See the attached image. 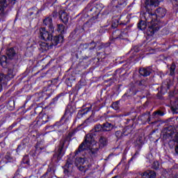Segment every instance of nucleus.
Masks as SVG:
<instances>
[{"label":"nucleus","instance_id":"obj_1","mask_svg":"<svg viewBox=\"0 0 178 178\" xmlns=\"http://www.w3.org/2000/svg\"><path fill=\"white\" fill-rule=\"evenodd\" d=\"M39 37L40 40H43L44 41H49L50 42V45L56 46L60 42H63V36L62 35H59L58 36L52 35V33L48 32L45 29V28H40L39 30Z\"/></svg>","mask_w":178,"mask_h":178},{"label":"nucleus","instance_id":"obj_2","mask_svg":"<svg viewBox=\"0 0 178 178\" xmlns=\"http://www.w3.org/2000/svg\"><path fill=\"white\" fill-rule=\"evenodd\" d=\"M95 141V134H88L85 136V140L83 143L79 145L78 149L75 152V155H79L84 151L88 150V148H91V145L94 144Z\"/></svg>","mask_w":178,"mask_h":178},{"label":"nucleus","instance_id":"obj_3","mask_svg":"<svg viewBox=\"0 0 178 178\" xmlns=\"http://www.w3.org/2000/svg\"><path fill=\"white\" fill-rule=\"evenodd\" d=\"M16 0H0V17L5 19L9 13V10H5L8 6H13Z\"/></svg>","mask_w":178,"mask_h":178},{"label":"nucleus","instance_id":"obj_4","mask_svg":"<svg viewBox=\"0 0 178 178\" xmlns=\"http://www.w3.org/2000/svg\"><path fill=\"white\" fill-rule=\"evenodd\" d=\"M65 143L66 141L65 139H63L60 142V145L58 146V149L56 152V153L53 155L52 161L56 162V163H58L61 159L62 156L65 155V152H63V147H65Z\"/></svg>","mask_w":178,"mask_h":178},{"label":"nucleus","instance_id":"obj_5","mask_svg":"<svg viewBox=\"0 0 178 178\" xmlns=\"http://www.w3.org/2000/svg\"><path fill=\"white\" fill-rule=\"evenodd\" d=\"M141 19L145 20L146 23L152 24L153 23H162L161 21H158L156 19V15L155 13H149V11H146L143 14H142Z\"/></svg>","mask_w":178,"mask_h":178},{"label":"nucleus","instance_id":"obj_6","mask_svg":"<svg viewBox=\"0 0 178 178\" xmlns=\"http://www.w3.org/2000/svg\"><path fill=\"white\" fill-rule=\"evenodd\" d=\"M166 24V22H158L153 23L151 26H149L147 29L146 34L149 36H152L155 34V31H158L161 27H163Z\"/></svg>","mask_w":178,"mask_h":178},{"label":"nucleus","instance_id":"obj_7","mask_svg":"<svg viewBox=\"0 0 178 178\" xmlns=\"http://www.w3.org/2000/svg\"><path fill=\"white\" fill-rule=\"evenodd\" d=\"M16 76V72L13 71V69L9 68L8 70L7 74L5 76L3 74L0 72V92L2 91V81H3V79H6V80H12L13 77Z\"/></svg>","mask_w":178,"mask_h":178},{"label":"nucleus","instance_id":"obj_8","mask_svg":"<svg viewBox=\"0 0 178 178\" xmlns=\"http://www.w3.org/2000/svg\"><path fill=\"white\" fill-rule=\"evenodd\" d=\"M64 175L67 176H73L74 175V170L73 169V161L67 159L65 165L63 166Z\"/></svg>","mask_w":178,"mask_h":178},{"label":"nucleus","instance_id":"obj_9","mask_svg":"<svg viewBox=\"0 0 178 178\" xmlns=\"http://www.w3.org/2000/svg\"><path fill=\"white\" fill-rule=\"evenodd\" d=\"M58 17L64 24H67L69 23V14L65 10H60L58 12Z\"/></svg>","mask_w":178,"mask_h":178},{"label":"nucleus","instance_id":"obj_10","mask_svg":"<svg viewBox=\"0 0 178 178\" xmlns=\"http://www.w3.org/2000/svg\"><path fill=\"white\" fill-rule=\"evenodd\" d=\"M43 24L48 26L49 31L51 33L55 31V27H54V23H52V18L51 17H48L43 19Z\"/></svg>","mask_w":178,"mask_h":178},{"label":"nucleus","instance_id":"obj_11","mask_svg":"<svg viewBox=\"0 0 178 178\" xmlns=\"http://www.w3.org/2000/svg\"><path fill=\"white\" fill-rule=\"evenodd\" d=\"M144 143H145V135L144 134H141L135 141V147H138L140 149V148H143Z\"/></svg>","mask_w":178,"mask_h":178},{"label":"nucleus","instance_id":"obj_12","mask_svg":"<svg viewBox=\"0 0 178 178\" xmlns=\"http://www.w3.org/2000/svg\"><path fill=\"white\" fill-rule=\"evenodd\" d=\"M139 73L140 76H143V77H148L149 74L152 73V68L151 67H143L139 69Z\"/></svg>","mask_w":178,"mask_h":178},{"label":"nucleus","instance_id":"obj_13","mask_svg":"<svg viewBox=\"0 0 178 178\" xmlns=\"http://www.w3.org/2000/svg\"><path fill=\"white\" fill-rule=\"evenodd\" d=\"M165 0H145V8L148 9V6H158L160 2H163Z\"/></svg>","mask_w":178,"mask_h":178},{"label":"nucleus","instance_id":"obj_14","mask_svg":"<svg viewBox=\"0 0 178 178\" xmlns=\"http://www.w3.org/2000/svg\"><path fill=\"white\" fill-rule=\"evenodd\" d=\"M154 15H156V19H158V17H165V16H166V9L161 7L158 8L155 11Z\"/></svg>","mask_w":178,"mask_h":178},{"label":"nucleus","instance_id":"obj_15","mask_svg":"<svg viewBox=\"0 0 178 178\" xmlns=\"http://www.w3.org/2000/svg\"><path fill=\"white\" fill-rule=\"evenodd\" d=\"M142 178H156V172L154 170H147L141 174Z\"/></svg>","mask_w":178,"mask_h":178},{"label":"nucleus","instance_id":"obj_16","mask_svg":"<svg viewBox=\"0 0 178 178\" xmlns=\"http://www.w3.org/2000/svg\"><path fill=\"white\" fill-rule=\"evenodd\" d=\"M6 55L10 60H13L15 56H16V51L13 47H10L6 51Z\"/></svg>","mask_w":178,"mask_h":178},{"label":"nucleus","instance_id":"obj_17","mask_svg":"<svg viewBox=\"0 0 178 178\" xmlns=\"http://www.w3.org/2000/svg\"><path fill=\"white\" fill-rule=\"evenodd\" d=\"M123 33H122V31L120 30H116L113 32L112 37L113 40H118V38H120V40H123Z\"/></svg>","mask_w":178,"mask_h":178},{"label":"nucleus","instance_id":"obj_18","mask_svg":"<svg viewBox=\"0 0 178 178\" xmlns=\"http://www.w3.org/2000/svg\"><path fill=\"white\" fill-rule=\"evenodd\" d=\"M103 124V131H111L113 129V124L111 122H105Z\"/></svg>","mask_w":178,"mask_h":178},{"label":"nucleus","instance_id":"obj_19","mask_svg":"<svg viewBox=\"0 0 178 178\" xmlns=\"http://www.w3.org/2000/svg\"><path fill=\"white\" fill-rule=\"evenodd\" d=\"M88 153L90 154L92 158H95L98 155V147L92 148L90 146V148H88Z\"/></svg>","mask_w":178,"mask_h":178},{"label":"nucleus","instance_id":"obj_20","mask_svg":"<svg viewBox=\"0 0 178 178\" xmlns=\"http://www.w3.org/2000/svg\"><path fill=\"white\" fill-rule=\"evenodd\" d=\"M99 147H106L108 145V138L104 136H100L99 138Z\"/></svg>","mask_w":178,"mask_h":178},{"label":"nucleus","instance_id":"obj_21","mask_svg":"<svg viewBox=\"0 0 178 178\" xmlns=\"http://www.w3.org/2000/svg\"><path fill=\"white\" fill-rule=\"evenodd\" d=\"M144 116H147V122L149 123V124H154V123H156V121L154 120V116H152V122H151V113L148 112L147 113H144L142 115V118H144Z\"/></svg>","mask_w":178,"mask_h":178},{"label":"nucleus","instance_id":"obj_22","mask_svg":"<svg viewBox=\"0 0 178 178\" xmlns=\"http://www.w3.org/2000/svg\"><path fill=\"white\" fill-rule=\"evenodd\" d=\"M9 60H10L6 56H1L0 58V63L1 66H3L4 67L9 63Z\"/></svg>","mask_w":178,"mask_h":178},{"label":"nucleus","instance_id":"obj_23","mask_svg":"<svg viewBox=\"0 0 178 178\" xmlns=\"http://www.w3.org/2000/svg\"><path fill=\"white\" fill-rule=\"evenodd\" d=\"M147 22L145 19H141L138 24V29L140 30H145L147 29Z\"/></svg>","mask_w":178,"mask_h":178},{"label":"nucleus","instance_id":"obj_24","mask_svg":"<svg viewBox=\"0 0 178 178\" xmlns=\"http://www.w3.org/2000/svg\"><path fill=\"white\" fill-rule=\"evenodd\" d=\"M137 84L138 87L142 88V90H144V88L148 86V82L145 79H142L140 81H138Z\"/></svg>","mask_w":178,"mask_h":178},{"label":"nucleus","instance_id":"obj_25","mask_svg":"<svg viewBox=\"0 0 178 178\" xmlns=\"http://www.w3.org/2000/svg\"><path fill=\"white\" fill-rule=\"evenodd\" d=\"M129 134H126V129H124L123 131H115V137L118 139L124 137V136H127Z\"/></svg>","mask_w":178,"mask_h":178},{"label":"nucleus","instance_id":"obj_26","mask_svg":"<svg viewBox=\"0 0 178 178\" xmlns=\"http://www.w3.org/2000/svg\"><path fill=\"white\" fill-rule=\"evenodd\" d=\"M86 163V159L84 157H78L76 159L75 164L76 166H79L80 165H84Z\"/></svg>","mask_w":178,"mask_h":178},{"label":"nucleus","instance_id":"obj_27","mask_svg":"<svg viewBox=\"0 0 178 178\" xmlns=\"http://www.w3.org/2000/svg\"><path fill=\"white\" fill-rule=\"evenodd\" d=\"M88 48H89L88 51H90L89 54L91 56L92 55V51H94V49L97 48V42L92 41L90 43V47Z\"/></svg>","mask_w":178,"mask_h":178},{"label":"nucleus","instance_id":"obj_28","mask_svg":"<svg viewBox=\"0 0 178 178\" xmlns=\"http://www.w3.org/2000/svg\"><path fill=\"white\" fill-rule=\"evenodd\" d=\"M171 109L174 113H178V99H176L173 102Z\"/></svg>","mask_w":178,"mask_h":178},{"label":"nucleus","instance_id":"obj_29","mask_svg":"<svg viewBox=\"0 0 178 178\" xmlns=\"http://www.w3.org/2000/svg\"><path fill=\"white\" fill-rule=\"evenodd\" d=\"M176 70V64L172 63L170 67V76H175Z\"/></svg>","mask_w":178,"mask_h":178},{"label":"nucleus","instance_id":"obj_30","mask_svg":"<svg viewBox=\"0 0 178 178\" xmlns=\"http://www.w3.org/2000/svg\"><path fill=\"white\" fill-rule=\"evenodd\" d=\"M122 72H123V70H117L115 71V73L113 75L112 78H110L109 80H112V79H115L116 76L119 75V77H122V76H124V73L122 74Z\"/></svg>","mask_w":178,"mask_h":178},{"label":"nucleus","instance_id":"obj_31","mask_svg":"<svg viewBox=\"0 0 178 178\" xmlns=\"http://www.w3.org/2000/svg\"><path fill=\"white\" fill-rule=\"evenodd\" d=\"M57 31L61 33H65V25L63 24H57Z\"/></svg>","mask_w":178,"mask_h":178},{"label":"nucleus","instance_id":"obj_32","mask_svg":"<svg viewBox=\"0 0 178 178\" xmlns=\"http://www.w3.org/2000/svg\"><path fill=\"white\" fill-rule=\"evenodd\" d=\"M93 10H95V8H91V6L89 5H88L85 8V12H87V13H89L90 15H92V16H94V14L91 13Z\"/></svg>","mask_w":178,"mask_h":178},{"label":"nucleus","instance_id":"obj_33","mask_svg":"<svg viewBox=\"0 0 178 178\" xmlns=\"http://www.w3.org/2000/svg\"><path fill=\"white\" fill-rule=\"evenodd\" d=\"M156 115H158L159 116H163L165 115V113L161 111H154L152 113L153 118H156Z\"/></svg>","mask_w":178,"mask_h":178},{"label":"nucleus","instance_id":"obj_34","mask_svg":"<svg viewBox=\"0 0 178 178\" xmlns=\"http://www.w3.org/2000/svg\"><path fill=\"white\" fill-rule=\"evenodd\" d=\"M95 131H104L103 124H97L95 127Z\"/></svg>","mask_w":178,"mask_h":178},{"label":"nucleus","instance_id":"obj_35","mask_svg":"<svg viewBox=\"0 0 178 178\" xmlns=\"http://www.w3.org/2000/svg\"><path fill=\"white\" fill-rule=\"evenodd\" d=\"M111 107L115 111H118L119 109V101L115 102L112 104Z\"/></svg>","mask_w":178,"mask_h":178},{"label":"nucleus","instance_id":"obj_36","mask_svg":"<svg viewBox=\"0 0 178 178\" xmlns=\"http://www.w3.org/2000/svg\"><path fill=\"white\" fill-rule=\"evenodd\" d=\"M152 169H155V170H158V169H159V162L154 161L152 163Z\"/></svg>","mask_w":178,"mask_h":178},{"label":"nucleus","instance_id":"obj_37","mask_svg":"<svg viewBox=\"0 0 178 178\" xmlns=\"http://www.w3.org/2000/svg\"><path fill=\"white\" fill-rule=\"evenodd\" d=\"M22 162L23 163H26V165L30 166V160H29V156H25L22 159Z\"/></svg>","mask_w":178,"mask_h":178},{"label":"nucleus","instance_id":"obj_38","mask_svg":"<svg viewBox=\"0 0 178 178\" xmlns=\"http://www.w3.org/2000/svg\"><path fill=\"white\" fill-rule=\"evenodd\" d=\"M136 153L134 154V156H132V158L131 159V161H133V159H134V158H136V156H137V155L140 154V151H141V148H138V147H136Z\"/></svg>","mask_w":178,"mask_h":178},{"label":"nucleus","instance_id":"obj_39","mask_svg":"<svg viewBox=\"0 0 178 178\" xmlns=\"http://www.w3.org/2000/svg\"><path fill=\"white\" fill-rule=\"evenodd\" d=\"M79 170L81 172H86L87 170V168H86V165H76Z\"/></svg>","mask_w":178,"mask_h":178},{"label":"nucleus","instance_id":"obj_40","mask_svg":"<svg viewBox=\"0 0 178 178\" xmlns=\"http://www.w3.org/2000/svg\"><path fill=\"white\" fill-rule=\"evenodd\" d=\"M94 20V18H91L89 19L85 24L84 26H86L87 27H91L92 26V22Z\"/></svg>","mask_w":178,"mask_h":178},{"label":"nucleus","instance_id":"obj_41","mask_svg":"<svg viewBox=\"0 0 178 178\" xmlns=\"http://www.w3.org/2000/svg\"><path fill=\"white\" fill-rule=\"evenodd\" d=\"M73 136H74V131H71L68 134V136L66 138V140L67 141H70L72 140V137H73Z\"/></svg>","mask_w":178,"mask_h":178},{"label":"nucleus","instance_id":"obj_42","mask_svg":"<svg viewBox=\"0 0 178 178\" xmlns=\"http://www.w3.org/2000/svg\"><path fill=\"white\" fill-rule=\"evenodd\" d=\"M49 17H51V19L52 17L53 19H56V17H58V11L54 10L51 14V15L49 16Z\"/></svg>","mask_w":178,"mask_h":178},{"label":"nucleus","instance_id":"obj_43","mask_svg":"<svg viewBox=\"0 0 178 178\" xmlns=\"http://www.w3.org/2000/svg\"><path fill=\"white\" fill-rule=\"evenodd\" d=\"M162 87L163 88H167V90H169V88H170V86H169V82H165L162 84Z\"/></svg>","mask_w":178,"mask_h":178},{"label":"nucleus","instance_id":"obj_44","mask_svg":"<svg viewBox=\"0 0 178 178\" xmlns=\"http://www.w3.org/2000/svg\"><path fill=\"white\" fill-rule=\"evenodd\" d=\"M40 122H41V124H40ZM47 122L48 120L44 121L42 119H40L37 122V124H39V126H41V124H45V123H47Z\"/></svg>","mask_w":178,"mask_h":178},{"label":"nucleus","instance_id":"obj_45","mask_svg":"<svg viewBox=\"0 0 178 178\" xmlns=\"http://www.w3.org/2000/svg\"><path fill=\"white\" fill-rule=\"evenodd\" d=\"M5 159H7V161L12 160V156H10V153H7L5 156Z\"/></svg>","mask_w":178,"mask_h":178},{"label":"nucleus","instance_id":"obj_46","mask_svg":"<svg viewBox=\"0 0 178 178\" xmlns=\"http://www.w3.org/2000/svg\"><path fill=\"white\" fill-rule=\"evenodd\" d=\"M89 47H90V43H85L82 44L83 49H88Z\"/></svg>","mask_w":178,"mask_h":178},{"label":"nucleus","instance_id":"obj_47","mask_svg":"<svg viewBox=\"0 0 178 178\" xmlns=\"http://www.w3.org/2000/svg\"><path fill=\"white\" fill-rule=\"evenodd\" d=\"M59 98H60V95H58L57 97H54L53 99L54 102H56V101H58V99H59Z\"/></svg>","mask_w":178,"mask_h":178},{"label":"nucleus","instance_id":"obj_48","mask_svg":"<svg viewBox=\"0 0 178 178\" xmlns=\"http://www.w3.org/2000/svg\"><path fill=\"white\" fill-rule=\"evenodd\" d=\"M40 47H42V48H43L42 47H47V43L45 42H42L40 44Z\"/></svg>","mask_w":178,"mask_h":178},{"label":"nucleus","instance_id":"obj_49","mask_svg":"<svg viewBox=\"0 0 178 178\" xmlns=\"http://www.w3.org/2000/svg\"><path fill=\"white\" fill-rule=\"evenodd\" d=\"M49 172H51V170H47V171L44 175V177H47V176H48V173H49Z\"/></svg>","mask_w":178,"mask_h":178},{"label":"nucleus","instance_id":"obj_50","mask_svg":"<svg viewBox=\"0 0 178 178\" xmlns=\"http://www.w3.org/2000/svg\"><path fill=\"white\" fill-rule=\"evenodd\" d=\"M111 27H112L113 29H116V27H118V24H116L115 23H114V24H113L111 25Z\"/></svg>","mask_w":178,"mask_h":178},{"label":"nucleus","instance_id":"obj_51","mask_svg":"<svg viewBox=\"0 0 178 178\" xmlns=\"http://www.w3.org/2000/svg\"><path fill=\"white\" fill-rule=\"evenodd\" d=\"M172 1H173L174 3H175V5L177 6H178V0H172Z\"/></svg>","mask_w":178,"mask_h":178},{"label":"nucleus","instance_id":"obj_52","mask_svg":"<svg viewBox=\"0 0 178 178\" xmlns=\"http://www.w3.org/2000/svg\"><path fill=\"white\" fill-rule=\"evenodd\" d=\"M175 152H176V154H178V144H177V145L175 147Z\"/></svg>","mask_w":178,"mask_h":178},{"label":"nucleus","instance_id":"obj_53","mask_svg":"<svg viewBox=\"0 0 178 178\" xmlns=\"http://www.w3.org/2000/svg\"><path fill=\"white\" fill-rule=\"evenodd\" d=\"M168 130H169L168 127L164 128V131H165V133H168Z\"/></svg>","mask_w":178,"mask_h":178},{"label":"nucleus","instance_id":"obj_54","mask_svg":"<svg viewBox=\"0 0 178 178\" xmlns=\"http://www.w3.org/2000/svg\"><path fill=\"white\" fill-rule=\"evenodd\" d=\"M38 109H41V108H40V107H36V108H35V112H37V111H38Z\"/></svg>","mask_w":178,"mask_h":178},{"label":"nucleus","instance_id":"obj_55","mask_svg":"<svg viewBox=\"0 0 178 178\" xmlns=\"http://www.w3.org/2000/svg\"><path fill=\"white\" fill-rule=\"evenodd\" d=\"M13 178H19L17 174H15Z\"/></svg>","mask_w":178,"mask_h":178},{"label":"nucleus","instance_id":"obj_56","mask_svg":"<svg viewBox=\"0 0 178 178\" xmlns=\"http://www.w3.org/2000/svg\"><path fill=\"white\" fill-rule=\"evenodd\" d=\"M129 122H130V119L127 120V123H129Z\"/></svg>","mask_w":178,"mask_h":178},{"label":"nucleus","instance_id":"obj_57","mask_svg":"<svg viewBox=\"0 0 178 178\" xmlns=\"http://www.w3.org/2000/svg\"><path fill=\"white\" fill-rule=\"evenodd\" d=\"M85 122H88V120H86Z\"/></svg>","mask_w":178,"mask_h":178},{"label":"nucleus","instance_id":"obj_58","mask_svg":"<svg viewBox=\"0 0 178 178\" xmlns=\"http://www.w3.org/2000/svg\"><path fill=\"white\" fill-rule=\"evenodd\" d=\"M17 149H19V147H17Z\"/></svg>","mask_w":178,"mask_h":178},{"label":"nucleus","instance_id":"obj_59","mask_svg":"<svg viewBox=\"0 0 178 178\" xmlns=\"http://www.w3.org/2000/svg\"><path fill=\"white\" fill-rule=\"evenodd\" d=\"M24 178H27L26 177H25Z\"/></svg>","mask_w":178,"mask_h":178}]
</instances>
